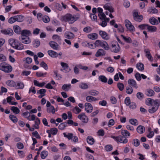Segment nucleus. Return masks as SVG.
Masks as SVG:
<instances>
[{
    "label": "nucleus",
    "instance_id": "6e6d98bb",
    "mask_svg": "<svg viewBox=\"0 0 160 160\" xmlns=\"http://www.w3.org/2000/svg\"><path fill=\"white\" fill-rule=\"evenodd\" d=\"M58 129L56 128H52L50 130V132L53 135H56L58 132Z\"/></svg>",
    "mask_w": 160,
    "mask_h": 160
},
{
    "label": "nucleus",
    "instance_id": "37998d69",
    "mask_svg": "<svg viewBox=\"0 0 160 160\" xmlns=\"http://www.w3.org/2000/svg\"><path fill=\"white\" fill-rule=\"evenodd\" d=\"M99 80L104 83H106L107 82L108 79L105 77V76L103 75H101L99 77Z\"/></svg>",
    "mask_w": 160,
    "mask_h": 160
},
{
    "label": "nucleus",
    "instance_id": "a18cd8bd",
    "mask_svg": "<svg viewBox=\"0 0 160 160\" xmlns=\"http://www.w3.org/2000/svg\"><path fill=\"white\" fill-rule=\"evenodd\" d=\"M121 134L123 137L129 136H130V133L126 130H121Z\"/></svg>",
    "mask_w": 160,
    "mask_h": 160
},
{
    "label": "nucleus",
    "instance_id": "ddd939ff",
    "mask_svg": "<svg viewBox=\"0 0 160 160\" xmlns=\"http://www.w3.org/2000/svg\"><path fill=\"white\" fill-rule=\"evenodd\" d=\"M160 105V102L158 103V105L154 104L153 105H151L152 107L150 108L148 110V112L151 113H152L155 112L158 108L159 106Z\"/></svg>",
    "mask_w": 160,
    "mask_h": 160
},
{
    "label": "nucleus",
    "instance_id": "774afa93",
    "mask_svg": "<svg viewBox=\"0 0 160 160\" xmlns=\"http://www.w3.org/2000/svg\"><path fill=\"white\" fill-rule=\"evenodd\" d=\"M17 148L20 149H22L24 148L23 144L20 142H18L17 144Z\"/></svg>",
    "mask_w": 160,
    "mask_h": 160
},
{
    "label": "nucleus",
    "instance_id": "338daca9",
    "mask_svg": "<svg viewBox=\"0 0 160 160\" xmlns=\"http://www.w3.org/2000/svg\"><path fill=\"white\" fill-rule=\"evenodd\" d=\"M125 103L127 106L129 105L130 103V99L129 97H127L126 98L125 100Z\"/></svg>",
    "mask_w": 160,
    "mask_h": 160
},
{
    "label": "nucleus",
    "instance_id": "39448f33",
    "mask_svg": "<svg viewBox=\"0 0 160 160\" xmlns=\"http://www.w3.org/2000/svg\"><path fill=\"white\" fill-rule=\"evenodd\" d=\"M111 137L113 139L118 142H119L124 144L128 142V140L123 136L119 135L118 136H111Z\"/></svg>",
    "mask_w": 160,
    "mask_h": 160
},
{
    "label": "nucleus",
    "instance_id": "5701e85b",
    "mask_svg": "<svg viewBox=\"0 0 160 160\" xmlns=\"http://www.w3.org/2000/svg\"><path fill=\"white\" fill-rule=\"evenodd\" d=\"M48 53L50 57L53 58H56L58 56V54L57 52L52 50H48Z\"/></svg>",
    "mask_w": 160,
    "mask_h": 160
},
{
    "label": "nucleus",
    "instance_id": "cd10ccee",
    "mask_svg": "<svg viewBox=\"0 0 160 160\" xmlns=\"http://www.w3.org/2000/svg\"><path fill=\"white\" fill-rule=\"evenodd\" d=\"M137 131L140 134H142L145 131L144 127L142 125H139L137 128Z\"/></svg>",
    "mask_w": 160,
    "mask_h": 160
},
{
    "label": "nucleus",
    "instance_id": "f3484780",
    "mask_svg": "<svg viewBox=\"0 0 160 160\" xmlns=\"http://www.w3.org/2000/svg\"><path fill=\"white\" fill-rule=\"evenodd\" d=\"M106 54V52L102 49H99L96 53L95 56L96 57H99L101 56H105Z\"/></svg>",
    "mask_w": 160,
    "mask_h": 160
},
{
    "label": "nucleus",
    "instance_id": "69168bd1",
    "mask_svg": "<svg viewBox=\"0 0 160 160\" xmlns=\"http://www.w3.org/2000/svg\"><path fill=\"white\" fill-rule=\"evenodd\" d=\"M143 18V16L142 15L138 16L137 17H134V19L136 21L140 22L142 19Z\"/></svg>",
    "mask_w": 160,
    "mask_h": 160
},
{
    "label": "nucleus",
    "instance_id": "ea45409f",
    "mask_svg": "<svg viewBox=\"0 0 160 160\" xmlns=\"http://www.w3.org/2000/svg\"><path fill=\"white\" fill-rule=\"evenodd\" d=\"M149 22L152 25H156L158 24V21L154 18H152L149 19Z\"/></svg>",
    "mask_w": 160,
    "mask_h": 160
},
{
    "label": "nucleus",
    "instance_id": "473e14b6",
    "mask_svg": "<svg viewBox=\"0 0 160 160\" xmlns=\"http://www.w3.org/2000/svg\"><path fill=\"white\" fill-rule=\"evenodd\" d=\"M129 122L131 124L133 125L137 126L138 124V120L134 118L130 119L129 120Z\"/></svg>",
    "mask_w": 160,
    "mask_h": 160
},
{
    "label": "nucleus",
    "instance_id": "864d4df0",
    "mask_svg": "<svg viewBox=\"0 0 160 160\" xmlns=\"http://www.w3.org/2000/svg\"><path fill=\"white\" fill-rule=\"evenodd\" d=\"M40 43V42L38 40H35L33 42V45L34 47L37 48L39 46Z\"/></svg>",
    "mask_w": 160,
    "mask_h": 160
},
{
    "label": "nucleus",
    "instance_id": "49530a36",
    "mask_svg": "<svg viewBox=\"0 0 160 160\" xmlns=\"http://www.w3.org/2000/svg\"><path fill=\"white\" fill-rule=\"evenodd\" d=\"M11 110L15 114H18L20 112V110L18 108L14 106L12 107Z\"/></svg>",
    "mask_w": 160,
    "mask_h": 160
},
{
    "label": "nucleus",
    "instance_id": "e2e57ef3",
    "mask_svg": "<svg viewBox=\"0 0 160 160\" xmlns=\"http://www.w3.org/2000/svg\"><path fill=\"white\" fill-rule=\"evenodd\" d=\"M41 67L44 68L45 70H47L48 67L47 64L44 62H42L40 64Z\"/></svg>",
    "mask_w": 160,
    "mask_h": 160
},
{
    "label": "nucleus",
    "instance_id": "b1692460",
    "mask_svg": "<svg viewBox=\"0 0 160 160\" xmlns=\"http://www.w3.org/2000/svg\"><path fill=\"white\" fill-rule=\"evenodd\" d=\"M24 86V83L21 82H18L16 83L15 88L17 89H22Z\"/></svg>",
    "mask_w": 160,
    "mask_h": 160
},
{
    "label": "nucleus",
    "instance_id": "bf43d9fd",
    "mask_svg": "<svg viewBox=\"0 0 160 160\" xmlns=\"http://www.w3.org/2000/svg\"><path fill=\"white\" fill-rule=\"evenodd\" d=\"M140 142L139 140L137 139H135L133 140V145L135 147H138L139 145Z\"/></svg>",
    "mask_w": 160,
    "mask_h": 160
},
{
    "label": "nucleus",
    "instance_id": "2f4dec72",
    "mask_svg": "<svg viewBox=\"0 0 160 160\" xmlns=\"http://www.w3.org/2000/svg\"><path fill=\"white\" fill-rule=\"evenodd\" d=\"M88 38L92 40L97 39L98 38V35L96 33H92L88 35Z\"/></svg>",
    "mask_w": 160,
    "mask_h": 160
},
{
    "label": "nucleus",
    "instance_id": "f704fd0d",
    "mask_svg": "<svg viewBox=\"0 0 160 160\" xmlns=\"http://www.w3.org/2000/svg\"><path fill=\"white\" fill-rule=\"evenodd\" d=\"M88 93L92 96H96L99 94V92L97 91L94 90H91L88 92Z\"/></svg>",
    "mask_w": 160,
    "mask_h": 160
},
{
    "label": "nucleus",
    "instance_id": "7c9ffc66",
    "mask_svg": "<svg viewBox=\"0 0 160 160\" xmlns=\"http://www.w3.org/2000/svg\"><path fill=\"white\" fill-rule=\"evenodd\" d=\"M79 86V87L82 89H87L89 88L88 85L87 83L82 82L80 83Z\"/></svg>",
    "mask_w": 160,
    "mask_h": 160
},
{
    "label": "nucleus",
    "instance_id": "7ed1b4c3",
    "mask_svg": "<svg viewBox=\"0 0 160 160\" xmlns=\"http://www.w3.org/2000/svg\"><path fill=\"white\" fill-rule=\"evenodd\" d=\"M62 20L65 22H68L71 24L74 23L77 20L75 16L70 14H67L62 17Z\"/></svg>",
    "mask_w": 160,
    "mask_h": 160
},
{
    "label": "nucleus",
    "instance_id": "72a5a7b5",
    "mask_svg": "<svg viewBox=\"0 0 160 160\" xmlns=\"http://www.w3.org/2000/svg\"><path fill=\"white\" fill-rule=\"evenodd\" d=\"M148 30V31L151 32H154L156 31L157 28L154 26H149L148 25L147 27Z\"/></svg>",
    "mask_w": 160,
    "mask_h": 160
},
{
    "label": "nucleus",
    "instance_id": "4d7b16f0",
    "mask_svg": "<svg viewBox=\"0 0 160 160\" xmlns=\"http://www.w3.org/2000/svg\"><path fill=\"white\" fill-rule=\"evenodd\" d=\"M73 112L76 114H78L81 111V110L78 107L76 106L73 109Z\"/></svg>",
    "mask_w": 160,
    "mask_h": 160
},
{
    "label": "nucleus",
    "instance_id": "423d86ee",
    "mask_svg": "<svg viewBox=\"0 0 160 160\" xmlns=\"http://www.w3.org/2000/svg\"><path fill=\"white\" fill-rule=\"evenodd\" d=\"M111 48V51L115 53H118L120 51V47L116 41L112 42Z\"/></svg>",
    "mask_w": 160,
    "mask_h": 160
},
{
    "label": "nucleus",
    "instance_id": "6ab92c4d",
    "mask_svg": "<svg viewBox=\"0 0 160 160\" xmlns=\"http://www.w3.org/2000/svg\"><path fill=\"white\" fill-rule=\"evenodd\" d=\"M99 100L98 98H96L91 95L87 96L86 98V101L88 102H95Z\"/></svg>",
    "mask_w": 160,
    "mask_h": 160
},
{
    "label": "nucleus",
    "instance_id": "a19ab883",
    "mask_svg": "<svg viewBox=\"0 0 160 160\" xmlns=\"http://www.w3.org/2000/svg\"><path fill=\"white\" fill-rule=\"evenodd\" d=\"M14 17L16 21L21 22L23 21V17L22 15H17Z\"/></svg>",
    "mask_w": 160,
    "mask_h": 160
},
{
    "label": "nucleus",
    "instance_id": "c03bdc74",
    "mask_svg": "<svg viewBox=\"0 0 160 160\" xmlns=\"http://www.w3.org/2000/svg\"><path fill=\"white\" fill-rule=\"evenodd\" d=\"M63 134L65 137L67 138L68 140H71L73 138V134L72 133H68L67 134L66 133L64 132Z\"/></svg>",
    "mask_w": 160,
    "mask_h": 160
},
{
    "label": "nucleus",
    "instance_id": "1a4fd4ad",
    "mask_svg": "<svg viewBox=\"0 0 160 160\" xmlns=\"http://www.w3.org/2000/svg\"><path fill=\"white\" fill-rule=\"evenodd\" d=\"M99 33L103 39L108 40L110 38V36L105 31L100 30Z\"/></svg>",
    "mask_w": 160,
    "mask_h": 160
},
{
    "label": "nucleus",
    "instance_id": "dca6fc26",
    "mask_svg": "<svg viewBox=\"0 0 160 160\" xmlns=\"http://www.w3.org/2000/svg\"><path fill=\"white\" fill-rule=\"evenodd\" d=\"M128 83L130 85V86L131 87L134 88L136 89L138 88L136 81L132 79H129L128 81Z\"/></svg>",
    "mask_w": 160,
    "mask_h": 160
},
{
    "label": "nucleus",
    "instance_id": "052dcab7",
    "mask_svg": "<svg viewBox=\"0 0 160 160\" xmlns=\"http://www.w3.org/2000/svg\"><path fill=\"white\" fill-rule=\"evenodd\" d=\"M42 19L43 22L45 23H48L50 21V18L49 17L47 16H45L43 17Z\"/></svg>",
    "mask_w": 160,
    "mask_h": 160
},
{
    "label": "nucleus",
    "instance_id": "20e7f679",
    "mask_svg": "<svg viewBox=\"0 0 160 160\" xmlns=\"http://www.w3.org/2000/svg\"><path fill=\"white\" fill-rule=\"evenodd\" d=\"M0 70L5 72L9 73L12 71V68L9 64L2 62L0 64Z\"/></svg>",
    "mask_w": 160,
    "mask_h": 160
},
{
    "label": "nucleus",
    "instance_id": "bb28decb",
    "mask_svg": "<svg viewBox=\"0 0 160 160\" xmlns=\"http://www.w3.org/2000/svg\"><path fill=\"white\" fill-rule=\"evenodd\" d=\"M144 52L146 54V57L147 58L148 60L150 61H152L153 60V58L151 56L149 50L148 49H145L144 50Z\"/></svg>",
    "mask_w": 160,
    "mask_h": 160
},
{
    "label": "nucleus",
    "instance_id": "e433bc0d",
    "mask_svg": "<svg viewBox=\"0 0 160 160\" xmlns=\"http://www.w3.org/2000/svg\"><path fill=\"white\" fill-rule=\"evenodd\" d=\"M47 111L48 113H52L53 114H54L55 112V108L52 106L47 108Z\"/></svg>",
    "mask_w": 160,
    "mask_h": 160
},
{
    "label": "nucleus",
    "instance_id": "c9c22d12",
    "mask_svg": "<svg viewBox=\"0 0 160 160\" xmlns=\"http://www.w3.org/2000/svg\"><path fill=\"white\" fill-rule=\"evenodd\" d=\"M14 30L15 32L17 34H20L21 33V29L20 27L17 25L14 26L13 27Z\"/></svg>",
    "mask_w": 160,
    "mask_h": 160
},
{
    "label": "nucleus",
    "instance_id": "de8ad7c7",
    "mask_svg": "<svg viewBox=\"0 0 160 160\" xmlns=\"http://www.w3.org/2000/svg\"><path fill=\"white\" fill-rule=\"evenodd\" d=\"M71 85L70 84H64L62 87L63 90L66 91H68L71 88Z\"/></svg>",
    "mask_w": 160,
    "mask_h": 160
},
{
    "label": "nucleus",
    "instance_id": "2eb2a0df",
    "mask_svg": "<svg viewBox=\"0 0 160 160\" xmlns=\"http://www.w3.org/2000/svg\"><path fill=\"white\" fill-rule=\"evenodd\" d=\"M19 40L22 41V43L25 44H28L31 42V39L29 37H19Z\"/></svg>",
    "mask_w": 160,
    "mask_h": 160
},
{
    "label": "nucleus",
    "instance_id": "09e8293b",
    "mask_svg": "<svg viewBox=\"0 0 160 160\" xmlns=\"http://www.w3.org/2000/svg\"><path fill=\"white\" fill-rule=\"evenodd\" d=\"M136 67L138 70L141 71H143L144 69L143 64L141 63H137L136 65Z\"/></svg>",
    "mask_w": 160,
    "mask_h": 160
},
{
    "label": "nucleus",
    "instance_id": "c85d7f7f",
    "mask_svg": "<svg viewBox=\"0 0 160 160\" xmlns=\"http://www.w3.org/2000/svg\"><path fill=\"white\" fill-rule=\"evenodd\" d=\"M155 92L153 90L151 89H147L146 92V94L149 96L152 97L154 96Z\"/></svg>",
    "mask_w": 160,
    "mask_h": 160
},
{
    "label": "nucleus",
    "instance_id": "0eeeda50",
    "mask_svg": "<svg viewBox=\"0 0 160 160\" xmlns=\"http://www.w3.org/2000/svg\"><path fill=\"white\" fill-rule=\"evenodd\" d=\"M124 23L127 29L130 32H134L135 31V28L131 22L128 20H125Z\"/></svg>",
    "mask_w": 160,
    "mask_h": 160
},
{
    "label": "nucleus",
    "instance_id": "13d9d810",
    "mask_svg": "<svg viewBox=\"0 0 160 160\" xmlns=\"http://www.w3.org/2000/svg\"><path fill=\"white\" fill-rule=\"evenodd\" d=\"M117 87L120 91H122L123 90L124 88V85L122 83L120 82L118 83Z\"/></svg>",
    "mask_w": 160,
    "mask_h": 160
},
{
    "label": "nucleus",
    "instance_id": "aec40b11",
    "mask_svg": "<svg viewBox=\"0 0 160 160\" xmlns=\"http://www.w3.org/2000/svg\"><path fill=\"white\" fill-rule=\"evenodd\" d=\"M64 36L66 38L69 39H73L75 37L74 34L70 32H66L64 34Z\"/></svg>",
    "mask_w": 160,
    "mask_h": 160
},
{
    "label": "nucleus",
    "instance_id": "680f3d73",
    "mask_svg": "<svg viewBox=\"0 0 160 160\" xmlns=\"http://www.w3.org/2000/svg\"><path fill=\"white\" fill-rule=\"evenodd\" d=\"M83 31L86 33H89L92 31V29L90 27H87L83 28Z\"/></svg>",
    "mask_w": 160,
    "mask_h": 160
},
{
    "label": "nucleus",
    "instance_id": "79ce46f5",
    "mask_svg": "<svg viewBox=\"0 0 160 160\" xmlns=\"http://www.w3.org/2000/svg\"><path fill=\"white\" fill-rule=\"evenodd\" d=\"M121 36L122 38L124 40L128 43H131L132 42V39L130 37H126L124 36L123 35H121Z\"/></svg>",
    "mask_w": 160,
    "mask_h": 160
},
{
    "label": "nucleus",
    "instance_id": "4be33fe9",
    "mask_svg": "<svg viewBox=\"0 0 160 160\" xmlns=\"http://www.w3.org/2000/svg\"><path fill=\"white\" fill-rule=\"evenodd\" d=\"M104 8L105 10L109 11L110 12H114V8L110 5L109 3H107L104 5Z\"/></svg>",
    "mask_w": 160,
    "mask_h": 160
},
{
    "label": "nucleus",
    "instance_id": "4468645a",
    "mask_svg": "<svg viewBox=\"0 0 160 160\" xmlns=\"http://www.w3.org/2000/svg\"><path fill=\"white\" fill-rule=\"evenodd\" d=\"M50 47L53 49L58 50L60 49V47L59 45L54 41H50L49 43Z\"/></svg>",
    "mask_w": 160,
    "mask_h": 160
},
{
    "label": "nucleus",
    "instance_id": "603ef678",
    "mask_svg": "<svg viewBox=\"0 0 160 160\" xmlns=\"http://www.w3.org/2000/svg\"><path fill=\"white\" fill-rule=\"evenodd\" d=\"M36 117L34 115H32L31 116L29 114L28 116L26 118L29 121H34Z\"/></svg>",
    "mask_w": 160,
    "mask_h": 160
},
{
    "label": "nucleus",
    "instance_id": "c756f323",
    "mask_svg": "<svg viewBox=\"0 0 160 160\" xmlns=\"http://www.w3.org/2000/svg\"><path fill=\"white\" fill-rule=\"evenodd\" d=\"M6 83L8 86L12 87H15L16 86V82L13 80H9L7 81Z\"/></svg>",
    "mask_w": 160,
    "mask_h": 160
},
{
    "label": "nucleus",
    "instance_id": "8fccbe9b",
    "mask_svg": "<svg viewBox=\"0 0 160 160\" xmlns=\"http://www.w3.org/2000/svg\"><path fill=\"white\" fill-rule=\"evenodd\" d=\"M133 89L131 86H127L126 87V92L127 93L130 94L132 93Z\"/></svg>",
    "mask_w": 160,
    "mask_h": 160
},
{
    "label": "nucleus",
    "instance_id": "412c9836",
    "mask_svg": "<svg viewBox=\"0 0 160 160\" xmlns=\"http://www.w3.org/2000/svg\"><path fill=\"white\" fill-rule=\"evenodd\" d=\"M21 35L19 37H29L30 34H31V33L30 32L27 30H22L21 33Z\"/></svg>",
    "mask_w": 160,
    "mask_h": 160
},
{
    "label": "nucleus",
    "instance_id": "4c0bfd02",
    "mask_svg": "<svg viewBox=\"0 0 160 160\" xmlns=\"http://www.w3.org/2000/svg\"><path fill=\"white\" fill-rule=\"evenodd\" d=\"M52 38L58 42H60L61 41L60 37L57 34L53 35L52 36Z\"/></svg>",
    "mask_w": 160,
    "mask_h": 160
},
{
    "label": "nucleus",
    "instance_id": "a211bd4d",
    "mask_svg": "<svg viewBox=\"0 0 160 160\" xmlns=\"http://www.w3.org/2000/svg\"><path fill=\"white\" fill-rule=\"evenodd\" d=\"M82 45L84 47H88L91 48H94V43L93 44L92 42H89L87 41H85L82 43Z\"/></svg>",
    "mask_w": 160,
    "mask_h": 160
},
{
    "label": "nucleus",
    "instance_id": "58836bf2",
    "mask_svg": "<svg viewBox=\"0 0 160 160\" xmlns=\"http://www.w3.org/2000/svg\"><path fill=\"white\" fill-rule=\"evenodd\" d=\"M48 154V151H43L41 153V157L42 159H44L47 157Z\"/></svg>",
    "mask_w": 160,
    "mask_h": 160
},
{
    "label": "nucleus",
    "instance_id": "9d476101",
    "mask_svg": "<svg viewBox=\"0 0 160 160\" xmlns=\"http://www.w3.org/2000/svg\"><path fill=\"white\" fill-rule=\"evenodd\" d=\"M78 118L84 123H87L88 122V118L85 115L84 113H81L78 115Z\"/></svg>",
    "mask_w": 160,
    "mask_h": 160
},
{
    "label": "nucleus",
    "instance_id": "393cba45",
    "mask_svg": "<svg viewBox=\"0 0 160 160\" xmlns=\"http://www.w3.org/2000/svg\"><path fill=\"white\" fill-rule=\"evenodd\" d=\"M1 32L5 34L12 35L13 33V31L11 29H4L1 30Z\"/></svg>",
    "mask_w": 160,
    "mask_h": 160
},
{
    "label": "nucleus",
    "instance_id": "f03ea898",
    "mask_svg": "<svg viewBox=\"0 0 160 160\" xmlns=\"http://www.w3.org/2000/svg\"><path fill=\"white\" fill-rule=\"evenodd\" d=\"M101 47L106 50H108L110 47L107 42L103 40H97L94 42V47Z\"/></svg>",
    "mask_w": 160,
    "mask_h": 160
},
{
    "label": "nucleus",
    "instance_id": "9b49d317",
    "mask_svg": "<svg viewBox=\"0 0 160 160\" xmlns=\"http://www.w3.org/2000/svg\"><path fill=\"white\" fill-rule=\"evenodd\" d=\"M61 65L62 67V69H61V71L65 73L68 72L70 70L68 67V64L63 62H61Z\"/></svg>",
    "mask_w": 160,
    "mask_h": 160
},
{
    "label": "nucleus",
    "instance_id": "f257e3e1",
    "mask_svg": "<svg viewBox=\"0 0 160 160\" xmlns=\"http://www.w3.org/2000/svg\"><path fill=\"white\" fill-rule=\"evenodd\" d=\"M9 42L11 46L16 49L22 50L24 49L23 44L19 42L18 40L11 38L9 40Z\"/></svg>",
    "mask_w": 160,
    "mask_h": 160
},
{
    "label": "nucleus",
    "instance_id": "5fc2aeb1",
    "mask_svg": "<svg viewBox=\"0 0 160 160\" xmlns=\"http://www.w3.org/2000/svg\"><path fill=\"white\" fill-rule=\"evenodd\" d=\"M9 118L13 122H17L18 121L17 118L14 115H10Z\"/></svg>",
    "mask_w": 160,
    "mask_h": 160
},
{
    "label": "nucleus",
    "instance_id": "0e129e2a",
    "mask_svg": "<svg viewBox=\"0 0 160 160\" xmlns=\"http://www.w3.org/2000/svg\"><path fill=\"white\" fill-rule=\"evenodd\" d=\"M98 16L99 17L100 19L101 20H103L106 17V15L103 12L98 14Z\"/></svg>",
    "mask_w": 160,
    "mask_h": 160
},
{
    "label": "nucleus",
    "instance_id": "a878e982",
    "mask_svg": "<svg viewBox=\"0 0 160 160\" xmlns=\"http://www.w3.org/2000/svg\"><path fill=\"white\" fill-rule=\"evenodd\" d=\"M87 142L88 144L92 145L94 143L95 140L91 136H89L87 138Z\"/></svg>",
    "mask_w": 160,
    "mask_h": 160
},
{
    "label": "nucleus",
    "instance_id": "3c124183",
    "mask_svg": "<svg viewBox=\"0 0 160 160\" xmlns=\"http://www.w3.org/2000/svg\"><path fill=\"white\" fill-rule=\"evenodd\" d=\"M67 126V123L66 122L61 123L58 126V128L60 130H63Z\"/></svg>",
    "mask_w": 160,
    "mask_h": 160
},
{
    "label": "nucleus",
    "instance_id": "6e6552de",
    "mask_svg": "<svg viewBox=\"0 0 160 160\" xmlns=\"http://www.w3.org/2000/svg\"><path fill=\"white\" fill-rule=\"evenodd\" d=\"M160 102V100L159 99H156L154 100L152 99L148 98L146 100V103L147 105H153L154 104L158 105V103Z\"/></svg>",
    "mask_w": 160,
    "mask_h": 160
},
{
    "label": "nucleus",
    "instance_id": "f8f14e48",
    "mask_svg": "<svg viewBox=\"0 0 160 160\" xmlns=\"http://www.w3.org/2000/svg\"><path fill=\"white\" fill-rule=\"evenodd\" d=\"M85 108L86 111L88 113H90L92 112L93 107L92 104L88 102H86L85 104Z\"/></svg>",
    "mask_w": 160,
    "mask_h": 160
}]
</instances>
